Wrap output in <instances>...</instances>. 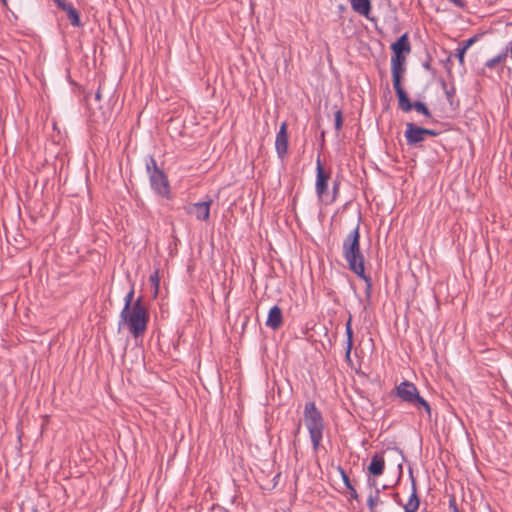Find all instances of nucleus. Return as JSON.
I'll return each instance as SVG.
<instances>
[{
	"label": "nucleus",
	"instance_id": "obj_8",
	"mask_svg": "<svg viewBox=\"0 0 512 512\" xmlns=\"http://www.w3.org/2000/svg\"><path fill=\"white\" fill-rule=\"evenodd\" d=\"M316 192L320 199H323L327 195L328 179L330 174L325 172L320 158L316 162Z\"/></svg>",
	"mask_w": 512,
	"mask_h": 512
},
{
	"label": "nucleus",
	"instance_id": "obj_22",
	"mask_svg": "<svg viewBox=\"0 0 512 512\" xmlns=\"http://www.w3.org/2000/svg\"><path fill=\"white\" fill-rule=\"evenodd\" d=\"M379 490L377 489L376 490V495L375 496H370L368 498V501H367V504H368V507L371 511L374 510V508L376 507V505L378 504L379 502Z\"/></svg>",
	"mask_w": 512,
	"mask_h": 512
},
{
	"label": "nucleus",
	"instance_id": "obj_32",
	"mask_svg": "<svg viewBox=\"0 0 512 512\" xmlns=\"http://www.w3.org/2000/svg\"><path fill=\"white\" fill-rule=\"evenodd\" d=\"M507 51L509 53V57L512 59V40L507 43Z\"/></svg>",
	"mask_w": 512,
	"mask_h": 512
},
{
	"label": "nucleus",
	"instance_id": "obj_23",
	"mask_svg": "<svg viewBox=\"0 0 512 512\" xmlns=\"http://www.w3.org/2000/svg\"><path fill=\"white\" fill-rule=\"evenodd\" d=\"M343 118H342V112L338 110L335 113V129L340 130L342 128Z\"/></svg>",
	"mask_w": 512,
	"mask_h": 512
},
{
	"label": "nucleus",
	"instance_id": "obj_25",
	"mask_svg": "<svg viewBox=\"0 0 512 512\" xmlns=\"http://www.w3.org/2000/svg\"><path fill=\"white\" fill-rule=\"evenodd\" d=\"M508 56H509V53L507 51V46H506L505 50L502 53L496 55L495 58H496L498 64H500V63L504 62Z\"/></svg>",
	"mask_w": 512,
	"mask_h": 512
},
{
	"label": "nucleus",
	"instance_id": "obj_2",
	"mask_svg": "<svg viewBox=\"0 0 512 512\" xmlns=\"http://www.w3.org/2000/svg\"><path fill=\"white\" fill-rule=\"evenodd\" d=\"M149 320V313L142 301V298H138L133 308L128 309V312L121 311L119 326L125 325L129 332L135 337L143 335L147 329Z\"/></svg>",
	"mask_w": 512,
	"mask_h": 512
},
{
	"label": "nucleus",
	"instance_id": "obj_15",
	"mask_svg": "<svg viewBox=\"0 0 512 512\" xmlns=\"http://www.w3.org/2000/svg\"><path fill=\"white\" fill-rule=\"evenodd\" d=\"M420 500L417 495L416 483L412 480V492L405 505H403L405 512H416L419 508Z\"/></svg>",
	"mask_w": 512,
	"mask_h": 512
},
{
	"label": "nucleus",
	"instance_id": "obj_27",
	"mask_svg": "<svg viewBox=\"0 0 512 512\" xmlns=\"http://www.w3.org/2000/svg\"><path fill=\"white\" fill-rule=\"evenodd\" d=\"M474 41H475V38H469V39H467V40L463 41V42L460 44V46H461L462 48H465V50L467 51V50H468V48H469V47L474 43Z\"/></svg>",
	"mask_w": 512,
	"mask_h": 512
},
{
	"label": "nucleus",
	"instance_id": "obj_18",
	"mask_svg": "<svg viewBox=\"0 0 512 512\" xmlns=\"http://www.w3.org/2000/svg\"><path fill=\"white\" fill-rule=\"evenodd\" d=\"M149 281L151 283V285L153 286L154 288V296L156 297L157 294H158V291H159V285H160V277H159V272L158 270L154 271L150 276H149Z\"/></svg>",
	"mask_w": 512,
	"mask_h": 512
},
{
	"label": "nucleus",
	"instance_id": "obj_30",
	"mask_svg": "<svg viewBox=\"0 0 512 512\" xmlns=\"http://www.w3.org/2000/svg\"><path fill=\"white\" fill-rule=\"evenodd\" d=\"M449 507L453 510V512H459L454 499L450 500Z\"/></svg>",
	"mask_w": 512,
	"mask_h": 512
},
{
	"label": "nucleus",
	"instance_id": "obj_7",
	"mask_svg": "<svg viewBox=\"0 0 512 512\" xmlns=\"http://www.w3.org/2000/svg\"><path fill=\"white\" fill-rule=\"evenodd\" d=\"M437 132L431 129L419 127L413 123L406 124L404 133L406 142L409 146H415L426 140L427 136H436Z\"/></svg>",
	"mask_w": 512,
	"mask_h": 512
},
{
	"label": "nucleus",
	"instance_id": "obj_21",
	"mask_svg": "<svg viewBox=\"0 0 512 512\" xmlns=\"http://www.w3.org/2000/svg\"><path fill=\"white\" fill-rule=\"evenodd\" d=\"M345 331H346V336H347L346 356L349 357L351 349H352L353 330L350 329V330H345Z\"/></svg>",
	"mask_w": 512,
	"mask_h": 512
},
{
	"label": "nucleus",
	"instance_id": "obj_35",
	"mask_svg": "<svg viewBox=\"0 0 512 512\" xmlns=\"http://www.w3.org/2000/svg\"><path fill=\"white\" fill-rule=\"evenodd\" d=\"M336 191H337V185L335 184L334 185V193H336Z\"/></svg>",
	"mask_w": 512,
	"mask_h": 512
},
{
	"label": "nucleus",
	"instance_id": "obj_10",
	"mask_svg": "<svg viewBox=\"0 0 512 512\" xmlns=\"http://www.w3.org/2000/svg\"><path fill=\"white\" fill-rule=\"evenodd\" d=\"M275 148L279 158L283 159L288 151L287 124L283 122L276 135Z\"/></svg>",
	"mask_w": 512,
	"mask_h": 512
},
{
	"label": "nucleus",
	"instance_id": "obj_16",
	"mask_svg": "<svg viewBox=\"0 0 512 512\" xmlns=\"http://www.w3.org/2000/svg\"><path fill=\"white\" fill-rule=\"evenodd\" d=\"M65 12H66V14H67L71 24L74 27H80L81 26V20H80L79 13L73 7L72 4H70L69 6L65 7Z\"/></svg>",
	"mask_w": 512,
	"mask_h": 512
},
{
	"label": "nucleus",
	"instance_id": "obj_26",
	"mask_svg": "<svg viewBox=\"0 0 512 512\" xmlns=\"http://www.w3.org/2000/svg\"><path fill=\"white\" fill-rule=\"evenodd\" d=\"M508 56H509V53L507 51V46H506L505 50L502 53L496 55L495 58H496L498 64H500V63L504 62Z\"/></svg>",
	"mask_w": 512,
	"mask_h": 512
},
{
	"label": "nucleus",
	"instance_id": "obj_13",
	"mask_svg": "<svg viewBox=\"0 0 512 512\" xmlns=\"http://www.w3.org/2000/svg\"><path fill=\"white\" fill-rule=\"evenodd\" d=\"M349 2L354 12L369 17L372 10L371 0H349Z\"/></svg>",
	"mask_w": 512,
	"mask_h": 512
},
{
	"label": "nucleus",
	"instance_id": "obj_5",
	"mask_svg": "<svg viewBox=\"0 0 512 512\" xmlns=\"http://www.w3.org/2000/svg\"><path fill=\"white\" fill-rule=\"evenodd\" d=\"M404 61L403 55H393L391 58V70L393 86L398 96L399 108L404 112H409L412 109L411 102L401 86V74L404 72Z\"/></svg>",
	"mask_w": 512,
	"mask_h": 512
},
{
	"label": "nucleus",
	"instance_id": "obj_11",
	"mask_svg": "<svg viewBox=\"0 0 512 512\" xmlns=\"http://www.w3.org/2000/svg\"><path fill=\"white\" fill-rule=\"evenodd\" d=\"M265 324L272 330H277L282 326L283 315L282 309L279 306L274 305L273 307L270 308Z\"/></svg>",
	"mask_w": 512,
	"mask_h": 512
},
{
	"label": "nucleus",
	"instance_id": "obj_20",
	"mask_svg": "<svg viewBox=\"0 0 512 512\" xmlns=\"http://www.w3.org/2000/svg\"><path fill=\"white\" fill-rule=\"evenodd\" d=\"M342 476H343V481H344L346 487L350 490L351 497L356 499L358 496L357 492H356L355 488L351 485L348 476L343 471H342Z\"/></svg>",
	"mask_w": 512,
	"mask_h": 512
},
{
	"label": "nucleus",
	"instance_id": "obj_33",
	"mask_svg": "<svg viewBox=\"0 0 512 512\" xmlns=\"http://www.w3.org/2000/svg\"><path fill=\"white\" fill-rule=\"evenodd\" d=\"M350 329H352L351 317L348 319V321L345 324V330H350Z\"/></svg>",
	"mask_w": 512,
	"mask_h": 512
},
{
	"label": "nucleus",
	"instance_id": "obj_9",
	"mask_svg": "<svg viewBox=\"0 0 512 512\" xmlns=\"http://www.w3.org/2000/svg\"><path fill=\"white\" fill-rule=\"evenodd\" d=\"M211 203L212 201L210 200L189 204L186 207V211L188 214L194 215L198 220L206 221L209 219Z\"/></svg>",
	"mask_w": 512,
	"mask_h": 512
},
{
	"label": "nucleus",
	"instance_id": "obj_12",
	"mask_svg": "<svg viewBox=\"0 0 512 512\" xmlns=\"http://www.w3.org/2000/svg\"><path fill=\"white\" fill-rule=\"evenodd\" d=\"M385 468V460L381 454H375L371 458V462L368 466L369 474L373 476H380L383 474Z\"/></svg>",
	"mask_w": 512,
	"mask_h": 512
},
{
	"label": "nucleus",
	"instance_id": "obj_31",
	"mask_svg": "<svg viewBox=\"0 0 512 512\" xmlns=\"http://www.w3.org/2000/svg\"><path fill=\"white\" fill-rule=\"evenodd\" d=\"M449 1L452 2L453 4H455L458 7H462L464 5L463 0H449Z\"/></svg>",
	"mask_w": 512,
	"mask_h": 512
},
{
	"label": "nucleus",
	"instance_id": "obj_17",
	"mask_svg": "<svg viewBox=\"0 0 512 512\" xmlns=\"http://www.w3.org/2000/svg\"><path fill=\"white\" fill-rule=\"evenodd\" d=\"M411 105L412 109H415L418 113L423 114L428 118L431 117V112L423 102L417 101L414 104L411 103Z\"/></svg>",
	"mask_w": 512,
	"mask_h": 512
},
{
	"label": "nucleus",
	"instance_id": "obj_6",
	"mask_svg": "<svg viewBox=\"0 0 512 512\" xmlns=\"http://www.w3.org/2000/svg\"><path fill=\"white\" fill-rule=\"evenodd\" d=\"M146 169L149 173L150 185L153 191L164 198H169L170 187L168 179L164 172L158 168L153 158H150L146 163Z\"/></svg>",
	"mask_w": 512,
	"mask_h": 512
},
{
	"label": "nucleus",
	"instance_id": "obj_14",
	"mask_svg": "<svg viewBox=\"0 0 512 512\" xmlns=\"http://www.w3.org/2000/svg\"><path fill=\"white\" fill-rule=\"evenodd\" d=\"M393 55H403V53H409L411 50L410 43L407 34L400 36L396 42L391 45Z\"/></svg>",
	"mask_w": 512,
	"mask_h": 512
},
{
	"label": "nucleus",
	"instance_id": "obj_19",
	"mask_svg": "<svg viewBox=\"0 0 512 512\" xmlns=\"http://www.w3.org/2000/svg\"><path fill=\"white\" fill-rule=\"evenodd\" d=\"M133 296H134V290L131 289L125 296L124 298V307L122 309V311H125L128 312V309H131L133 308V304L135 301H133Z\"/></svg>",
	"mask_w": 512,
	"mask_h": 512
},
{
	"label": "nucleus",
	"instance_id": "obj_24",
	"mask_svg": "<svg viewBox=\"0 0 512 512\" xmlns=\"http://www.w3.org/2000/svg\"><path fill=\"white\" fill-rule=\"evenodd\" d=\"M465 53H466V50L465 48H462L460 45L459 47L457 48V53H456V56L460 62L461 65L464 64V56H465Z\"/></svg>",
	"mask_w": 512,
	"mask_h": 512
},
{
	"label": "nucleus",
	"instance_id": "obj_34",
	"mask_svg": "<svg viewBox=\"0 0 512 512\" xmlns=\"http://www.w3.org/2000/svg\"><path fill=\"white\" fill-rule=\"evenodd\" d=\"M95 98H96L97 100H100V99H101V94H100V92H99V91L96 93Z\"/></svg>",
	"mask_w": 512,
	"mask_h": 512
},
{
	"label": "nucleus",
	"instance_id": "obj_28",
	"mask_svg": "<svg viewBox=\"0 0 512 512\" xmlns=\"http://www.w3.org/2000/svg\"><path fill=\"white\" fill-rule=\"evenodd\" d=\"M496 65H498V62H497L495 56L493 58L487 60L485 63V67H487L489 69L494 68Z\"/></svg>",
	"mask_w": 512,
	"mask_h": 512
},
{
	"label": "nucleus",
	"instance_id": "obj_29",
	"mask_svg": "<svg viewBox=\"0 0 512 512\" xmlns=\"http://www.w3.org/2000/svg\"><path fill=\"white\" fill-rule=\"evenodd\" d=\"M57 6L62 9L63 11H65V7L69 6L71 3H67L66 1L64 0H53Z\"/></svg>",
	"mask_w": 512,
	"mask_h": 512
},
{
	"label": "nucleus",
	"instance_id": "obj_4",
	"mask_svg": "<svg viewBox=\"0 0 512 512\" xmlns=\"http://www.w3.org/2000/svg\"><path fill=\"white\" fill-rule=\"evenodd\" d=\"M396 396L404 403L414 407L418 411H424L431 417L429 403L420 395L416 385L410 381H402L395 388Z\"/></svg>",
	"mask_w": 512,
	"mask_h": 512
},
{
	"label": "nucleus",
	"instance_id": "obj_3",
	"mask_svg": "<svg viewBox=\"0 0 512 512\" xmlns=\"http://www.w3.org/2000/svg\"><path fill=\"white\" fill-rule=\"evenodd\" d=\"M304 424L309 432L313 450L320 448L324 431V420L314 402H307L304 407Z\"/></svg>",
	"mask_w": 512,
	"mask_h": 512
},
{
	"label": "nucleus",
	"instance_id": "obj_1",
	"mask_svg": "<svg viewBox=\"0 0 512 512\" xmlns=\"http://www.w3.org/2000/svg\"><path fill=\"white\" fill-rule=\"evenodd\" d=\"M359 224L347 235L343 241V256L349 269L366 283L367 290L372 287V280L365 274L364 256L360 250Z\"/></svg>",
	"mask_w": 512,
	"mask_h": 512
}]
</instances>
